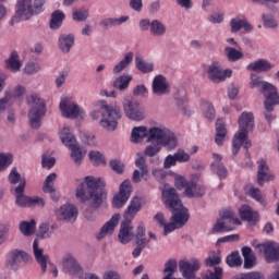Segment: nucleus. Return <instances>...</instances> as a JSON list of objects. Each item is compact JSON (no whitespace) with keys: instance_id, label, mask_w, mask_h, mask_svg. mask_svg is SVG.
I'll use <instances>...</instances> for the list:
<instances>
[{"instance_id":"obj_25","label":"nucleus","mask_w":279,"mask_h":279,"mask_svg":"<svg viewBox=\"0 0 279 279\" xmlns=\"http://www.w3.org/2000/svg\"><path fill=\"white\" fill-rule=\"evenodd\" d=\"M33 253L35 260H37L38 265H40L43 274H46L47 264L49 263V255H45V251L38 245V240H34Z\"/></svg>"},{"instance_id":"obj_46","label":"nucleus","mask_w":279,"mask_h":279,"mask_svg":"<svg viewBox=\"0 0 279 279\" xmlns=\"http://www.w3.org/2000/svg\"><path fill=\"white\" fill-rule=\"evenodd\" d=\"M220 219H227V221H229V223H233V226H241V220L236 217V214L230 209H226Z\"/></svg>"},{"instance_id":"obj_27","label":"nucleus","mask_w":279,"mask_h":279,"mask_svg":"<svg viewBox=\"0 0 279 279\" xmlns=\"http://www.w3.org/2000/svg\"><path fill=\"white\" fill-rule=\"evenodd\" d=\"M153 93L154 95H169V83L167 82V78L162 75L155 76L153 81Z\"/></svg>"},{"instance_id":"obj_32","label":"nucleus","mask_w":279,"mask_h":279,"mask_svg":"<svg viewBox=\"0 0 279 279\" xmlns=\"http://www.w3.org/2000/svg\"><path fill=\"white\" fill-rule=\"evenodd\" d=\"M230 27L232 34H236L238 32H241V29H244L246 32H252V29H254V26H252V24H250L245 19H232L230 21Z\"/></svg>"},{"instance_id":"obj_20","label":"nucleus","mask_w":279,"mask_h":279,"mask_svg":"<svg viewBox=\"0 0 279 279\" xmlns=\"http://www.w3.org/2000/svg\"><path fill=\"white\" fill-rule=\"evenodd\" d=\"M241 147H244L247 151L252 147V141L247 138V133H238L232 140V154L236 156Z\"/></svg>"},{"instance_id":"obj_3","label":"nucleus","mask_w":279,"mask_h":279,"mask_svg":"<svg viewBox=\"0 0 279 279\" xmlns=\"http://www.w3.org/2000/svg\"><path fill=\"white\" fill-rule=\"evenodd\" d=\"M100 111H92L90 118L97 121L100 117L99 125L109 132H114L119 125V119H121V108L117 106H110L106 100H100Z\"/></svg>"},{"instance_id":"obj_1","label":"nucleus","mask_w":279,"mask_h":279,"mask_svg":"<svg viewBox=\"0 0 279 279\" xmlns=\"http://www.w3.org/2000/svg\"><path fill=\"white\" fill-rule=\"evenodd\" d=\"M162 198L167 208H169L172 213V217L170 219L171 222H166L162 226L163 234L167 236L169 232L184 228L186 221H189V209L184 208V205H182V201L178 195V191L173 187L163 190Z\"/></svg>"},{"instance_id":"obj_10","label":"nucleus","mask_w":279,"mask_h":279,"mask_svg":"<svg viewBox=\"0 0 279 279\" xmlns=\"http://www.w3.org/2000/svg\"><path fill=\"white\" fill-rule=\"evenodd\" d=\"M177 189H185L186 197H204L206 195V187L197 185L195 181L187 182L184 177L175 180Z\"/></svg>"},{"instance_id":"obj_60","label":"nucleus","mask_w":279,"mask_h":279,"mask_svg":"<svg viewBox=\"0 0 279 279\" xmlns=\"http://www.w3.org/2000/svg\"><path fill=\"white\" fill-rule=\"evenodd\" d=\"M88 19V10H80L73 12V20L74 21H86Z\"/></svg>"},{"instance_id":"obj_57","label":"nucleus","mask_w":279,"mask_h":279,"mask_svg":"<svg viewBox=\"0 0 279 279\" xmlns=\"http://www.w3.org/2000/svg\"><path fill=\"white\" fill-rule=\"evenodd\" d=\"M45 208V199L39 196H31L29 208Z\"/></svg>"},{"instance_id":"obj_37","label":"nucleus","mask_w":279,"mask_h":279,"mask_svg":"<svg viewBox=\"0 0 279 279\" xmlns=\"http://www.w3.org/2000/svg\"><path fill=\"white\" fill-rule=\"evenodd\" d=\"M129 16H121L120 19L107 17L100 21V27L108 29L109 27H114L117 25H123L129 21Z\"/></svg>"},{"instance_id":"obj_54","label":"nucleus","mask_w":279,"mask_h":279,"mask_svg":"<svg viewBox=\"0 0 279 279\" xmlns=\"http://www.w3.org/2000/svg\"><path fill=\"white\" fill-rule=\"evenodd\" d=\"M160 145L161 144H151L146 146L144 150V155L148 156V158H154V156H157V154H160Z\"/></svg>"},{"instance_id":"obj_29","label":"nucleus","mask_w":279,"mask_h":279,"mask_svg":"<svg viewBox=\"0 0 279 279\" xmlns=\"http://www.w3.org/2000/svg\"><path fill=\"white\" fill-rule=\"evenodd\" d=\"M62 266L65 274H69L70 276H80V274H82V267H80L72 256L64 257Z\"/></svg>"},{"instance_id":"obj_59","label":"nucleus","mask_w":279,"mask_h":279,"mask_svg":"<svg viewBox=\"0 0 279 279\" xmlns=\"http://www.w3.org/2000/svg\"><path fill=\"white\" fill-rule=\"evenodd\" d=\"M178 165V159L174 155H168L163 161L165 169H171V167H175Z\"/></svg>"},{"instance_id":"obj_42","label":"nucleus","mask_w":279,"mask_h":279,"mask_svg":"<svg viewBox=\"0 0 279 279\" xmlns=\"http://www.w3.org/2000/svg\"><path fill=\"white\" fill-rule=\"evenodd\" d=\"M226 263L229 267H241V265H243V259L241 258L239 251H233L227 256Z\"/></svg>"},{"instance_id":"obj_43","label":"nucleus","mask_w":279,"mask_h":279,"mask_svg":"<svg viewBox=\"0 0 279 279\" xmlns=\"http://www.w3.org/2000/svg\"><path fill=\"white\" fill-rule=\"evenodd\" d=\"M225 53L229 62H239V60H243V53L235 48L227 47L225 48Z\"/></svg>"},{"instance_id":"obj_41","label":"nucleus","mask_w":279,"mask_h":279,"mask_svg":"<svg viewBox=\"0 0 279 279\" xmlns=\"http://www.w3.org/2000/svg\"><path fill=\"white\" fill-rule=\"evenodd\" d=\"M135 66L141 73H151L154 71V64L143 60L141 57L135 58Z\"/></svg>"},{"instance_id":"obj_11","label":"nucleus","mask_w":279,"mask_h":279,"mask_svg":"<svg viewBox=\"0 0 279 279\" xmlns=\"http://www.w3.org/2000/svg\"><path fill=\"white\" fill-rule=\"evenodd\" d=\"M130 195H132V182L124 180L120 185L119 193L112 199L113 208H122L130 199Z\"/></svg>"},{"instance_id":"obj_14","label":"nucleus","mask_w":279,"mask_h":279,"mask_svg":"<svg viewBox=\"0 0 279 279\" xmlns=\"http://www.w3.org/2000/svg\"><path fill=\"white\" fill-rule=\"evenodd\" d=\"M23 263H32V255L19 250L9 253L7 265L13 269V271H16Z\"/></svg>"},{"instance_id":"obj_51","label":"nucleus","mask_w":279,"mask_h":279,"mask_svg":"<svg viewBox=\"0 0 279 279\" xmlns=\"http://www.w3.org/2000/svg\"><path fill=\"white\" fill-rule=\"evenodd\" d=\"M88 156L89 160H92L94 165H106V158L104 157V155H101V153L97 150H92L89 151Z\"/></svg>"},{"instance_id":"obj_56","label":"nucleus","mask_w":279,"mask_h":279,"mask_svg":"<svg viewBox=\"0 0 279 279\" xmlns=\"http://www.w3.org/2000/svg\"><path fill=\"white\" fill-rule=\"evenodd\" d=\"M12 154H0V171L12 165Z\"/></svg>"},{"instance_id":"obj_47","label":"nucleus","mask_w":279,"mask_h":279,"mask_svg":"<svg viewBox=\"0 0 279 279\" xmlns=\"http://www.w3.org/2000/svg\"><path fill=\"white\" fill-rule=\"evenodd\" d=\"M248 195L262 204V206H267V202L265 201V196H263V193H260V189L258 187H250Z\"/></svg>"},{"instance_id":"obj_18","label":"nucleus","mask_w":279,"mask_h":279,"mask_svg":"<svg viewBox=\"0 0 279 279\" xmlns=\"http://www.w3.org/2000/svg\"><path fill=\"white\" fill-rule=\"evenodd\" d=\"M264 258L266 263H278L279 262V244L277 242H267L263 244Z\"/></svg>"},{"instance_id":"obj_62","label":"nucleus","mask_w":279,"mask_h":279,"mask_svg":"<svg viewBox=\"0 0 279 279\" xmlns=\"http://www.w3.org/2000/svg\"><path fill=\"white\" fill-rule=\"evenodd\" d=\"M9 182L11 184H19L21 182V174L16 171V168H13L9 174Z\"/></svg>"},{"instance_id":"obj_17","label":"nucleus","mask_w":279,"mask_h":279,"mask_svg":"<svg viewBox=\"0 0 279 279\" xmlns=\"http://www.w3.org/2000/svg\"><path fill=\"white\" fill-rule=\"evenodd\" d=\"M57 217L61 221H69L70 223H73L77 219V207L74 205H62L57 210Z\"/></svg>"},{"instance_id":"obj_8","label":"nucleus","mask_w":279,"mask_h":279,"mask_svg":"<svg viewBox=\"0 0 279 279\" xmlns=\"http://www.w3.org/2000/svg\"><path fill=\"white\" fill-rule=\"evenodd\" d=\"M148 141L150 143L155 141V143L163 145V147H168V149H175V147H178V138L175 137V134L166 129H149Z\"/></svg>"},{"instance_id":"obj_39","label":"nucleus","mask_w":279,"mask_h":279,"mask_svg":"<svg viewBox=\"0 0 279 279\" xmlns=\"http://www.w3.org/2000/svg\"><path fill=\"white\" fill-rule=\"evenodd\" d=\"M134 60V52H128L123 60H121L114 68L113 73H121L123 69H126L129 64H132V61Z\"/></svg>"},{"instance_id":"obj_16","label":"nucleus","mask_w":279,"mask_h":279,"mask_svg":"<svg viewBox=\"0 0 279 279\" xmlns=\"http://www.w3.org/2000/svg\"><path fill=\"white\" fill-rule=\"evenodd\" d=\"M59 108L65 119H77L80 117V106L66 97L61 99Z\"/></svg>"},{"instance_id":"obj_44","label":"nucleus","mask_w":279,"mask_h":279,"mask_svg":"<svg viewBox=\"0 0 279 279\" xmlns=\"http://www.w3.org/2000/svg\"><path fill=\"white\" fill-rule=\"evenodd\" d=\"M130 82H132V76L122 75L113 82V87L118 90H125L130 86Z\"/></svg>"},{"instance_id":"obj_45","label":"nucleus","mask_w":279,"mask_h":279,"mask_svg":"<svg viewBox=\"0 0 279 279\" xmlns=\"http://www.w3.org/2000/svg\"><path fill=\"white\" fill-rule=\"evenodd\" d=\"M202 108H203V113L205 119H208V121H214L216 113H215V107L213 106V104L208 101H203Z\"/></svg>"},{"instance_id":"obj_48","label":"nucleus","mask_w":279,"mask_h":279,"mask_svg":"<svg viewBox=\"0 0 279 279\" xmlns=\"http://www.w3.org/2000/svg\"><path fill=\"white\" fill-rule=\"evenodd\" d=\"M7 66L8 69H11V71H19L21 69V62L19 61V53L12 52L9 60H7Z\"/></svg>"},{"instance_id":"obj_36","label":"nucleus","mask_w":279,"mask_h":279,"mask_svg":"<svg viewBox=\"0 0 279 279\" xmlns=\"http://www.w3.org/2000/svg\"><path fill=\"white\" fill-rule=\"evenodd\" d=\"M146 136H149V132L147 131V128L145 126L134 128L131 133V142L141 143V141H143V138H146Z\"/></svg>"},{"instance_id":"obj_21","label":"nucleus","mask_w":279,"mask_h":279,"mask_svg":"<svg viewBox=\"0 0 279 279\" xmlns=\"http://www.w3.org/2000/svg\"><path fill=\"white\" fill-rule=\"evenodd\" d=\"M121 219L120 214H114L109 221H107L100 229L99 233L96 235L98 241L101 239H106L108 234H112L114 232V227L119 226V220Z\"/></svg>"},{"instance_id":"obj_55","label":"nucleus","mask_w":279,"mask_h":279,"mask_svg":"<svg viewBox=\"0 0 279 279\" xmlns=\"http://www.w3.org/2000/svg\"><path fill=\"white\" fill-rule=\"evenodd\" d=\"M109 167L118 174H121L123 171H125V165H123L122 161L118 159H112L109 162Z\"/></svg>"},{"instance_id":"obj_34","label":"nucleus","mask_w":279,"mask_h":279,"mask_svg":"<svg viewBox=\"0 0 279 279\" xmlns=\"http://www.w3.org/2000/svg\"><path fill=\"white\" fill-rule=\"evenodd\" d=\"M75 44V37L73 35H61L59 37V49L63 51V53H69L71 51V47Z\"/></svg>"},{"instance_id":"obj_26","label":"nucleus","mask_w":279,"mask_h":279,"mask_svg":"<svg viewBox=\"0 0 279 279\" xmlns=\"http://www.w3.org/2000/svg\"><path fill=\"white\" fill-rule=\"evenodd\" d=\"M213 158L214 161L211 162L210 166L213 173L218 175L220 180H226V178H228V169H226V166L221 163V160H223V158L219 154H214Z\"/></svg>"},{"instance_id":"obj_24","label":"nucleus","mask_w":279,"mask_h":279,"mask_svg":"<svg viewBox=\"0 0 279 279\" xmlns=\"http://www.w3.org/2000/svg\"><path fill=\"white\" fill-rule=\"evenodd\" d=\"M240 218L243 221H247L248 223H251V226H256V223H258V219H260V215L258 214V211L252 209L251 206L242 205L240 208Z\"/></svg>"},{"instance_id":"obj_49","label":"nucleus","mask_w":279,"mask_h":279,"mask_svg":"<svg viewBox=\"0 0 279 279\" xmlns=\"http://www.w3.org/2000/svg\"><path fill=\"white\" fill-rule=\"evenodd\" d=\"M135 167L140 169L141 178H145V175L149 173V169L147 168V160L143 156H140L137 159H135Z\"/></svg>"},{"instance_id":"obj_5","label":"nucleus","mask_w":279,"mask_h":279,"mask_svg":"<svg viewBox=\"0 0 279 279\" xmlns=\"http://www.w3.org/2000/svg\"><path fill=\"white\" fill-rule=\"evenodd\" d=\"M248 87L257 88L259 93H263L265 95V110H274V106H279L278 89L270 83L263 81L260 76L252 73Z\"/></svg>"},{"instance_id":"obj_15","label":"nucleus","mask_w":279,"mask_h":279,"mask_svg":"<svg viewBox=\"0 0 279 279\" xmlns=\"http://www.w3.org/2000/svg\"><path fill=\"white\" fill-rule=\"evenodd\" d=\"M207 73L209 80H211L214 84H220V82H226V77H232V70L223 71L218 62H213L208 66Z\"/></svg>"},{"instance_id":"obj_63","label":"nucleus","mask_w":279,"mask_h":279,"mask_svg":"<svg viewBox=\"0 0 279 279\" xmlns=\"http://www.w3.org/2000/svg\"><path fill=\"white\" fill-rule=\"evenodd\" d=\"M133 95H135V97H147V87H145V85H137L133 89Z\"/></svg>"},{"instance_id":"obj_35","label":"nucleus","mask_w":279,"mask_h":279,"mask_svg":"<svg viewBox=\"0 0 279 279\" xmlns=\"http://www.w3.org/2000/svg\"><path fill=\"white\" fill-rule=\"evenodd\" d=\"M64 19H66V16L64 15V13H62V11L57 10L52 12L49 23L50 29H60V27H62Z\"/></svg>"},{"instance_id":"obj_50","label":"nucleus","mask_w":279,"mask_h":279,"mask_svg":"<svg viewBox=\"0 0 279 279\" xmlns=\"http://www.w3.org/2000/svg\"><path fill=\"white\" fill-rule=\"evenodd\" d=\"M223 277V268L222 267H215L213 270H207L203 275V279H221Z\"/></svg>"},{"instance_id":"obj_2","label":"nucleus","mask_w":279,"mask_h":279,"mask_svg":"<svg viewBox=\"0 0 279 279\" xmlns=\"http://www.w3.org/2000/svg\"><path fill=\"white\" fill-rule=\"evenodd\" d=\"M106 183L101 181L100 178H95L88 175L84 178V182L81 183L76 189V197L83 204L90 202V208L97 210L101 204H104V198L106 197Z\"/></svg>"},{"instance_id":"obj_4","label":"nucleus","mask_w":279,"mask_h":279,"mask_svg":"<svg viewBox=\"0 0 279 279\" xmlns=\"http://www.w3.org/2000/svg\"><path fill=\"white\" fill-rule=\"evenodd\" d=\"M141 208V198L138 196L133 197L124 211V221L120 225V232L118 235L120 243L125 245L126 243H130L134 238V232H132L134 230V227H132V221Z\"/></svg>"},{"instance_id":"obj_30","label":"nucleus","mask_w":279,"mask_h":279,"mask_svg":"<svg viewBox=\"0 0 279 279\" xmlns=\"http://www.w3.org/2000/svg\"><path fill=\"white\" fill-rule=\"evenodd\" d=\"M247 71H255V73H267L274 69V64L265 59H258L247 65Z\"/></svg>"},{"instance_id":"obj_23","label":"nucleus","mask_w":279,"mask_h":279,"mask_svg":"<svg viewBox=\"0 0 279 279\" xmlns=\"http://www.w3.org/2000/svg\"><path fill=\"white\" fill-rule=\"evenodd\" d=\"M58 180V174L56 172L50 173L44 183L43 191L44 193H49L52 202H58L60 199V192L56 191L53 183Z\"/></svg>"},{"instance_id":"obj_31","label":"nucleus","mask_w":279,"mask_h":279,"mask_svg":"<svg viewBox=\"0 0 279 279\" xmlns=\"http://www.w3.org/2000/svg\"><path fill=\"white\" fill-rule=\"evenodd\" d=\"M226 136H228V130L226 129V120L220 118L216 121V137H215L216 145L218 146L223 145V142L226 141Z\"/></svg>"},{"instance_id":"obj_61","label":"nucleus","mask_w":279,"mask_h":279,"mask_svg":"<svg viewBox=\"0 0 279 279\" xmlns=\"http://www.w3.org/2000/svg\"><path fill=\"white\" fill-rule=\"evenodd\" d=\"M174 156L177 157V162H189V160H191V155L184 150H178L174 153Z\"/></svg>"},{"instance_id":"obj_13","label":"nucleus","mask_w":279,"mask_h":279,"mask_svg":"<svg viewBox=\"0 0 279 279\" xmlns=\"http://www.w3.org/2000/svg\"><path fill=\"white\" fill-rule=\"evenodd\" d=\"M124 114L131 121H143L145 119V111L141 108V104L133 100H125L123 102Z\"/></svg>"},{"instance_id":"obj_7","label":"nucleus","mask_w":279,"mask_h":279,"mask_svg":"<svg viewBox=\"0 0 279 279\" xmlns=\"http://www.w3.org/2000/svg\"><path fill=\"white\" fill-rule=\"evenodd\" d=\"M26 101L28 106H31V109L28 111L31 128L33 130H38L43 123L45 114H47V107H45V100L40 99L38 95L32 94L26 98Z\"/></svg>"},{"instance_id":"obj_38","label":"nucleus","mask_w":279,"mask_h":279,"mask_svg":"<svg viewBox=\"0 0 279 279\" xmlns=\"http://www.w3.org/2000/svg\"><path fill=\"white\" fill-rule=\"evenodd\" d=\"M20 231L24 236H32L36 232V220L32 219L29 222L23 221L20 223Z\"/></svg>"},{"instance_id":"obj_52","label":"nucleus","mask_w":279,"mask_h":279,"mask_svg":"<svg viewBox=\"0 0 279 279\" xmlns=\"http://www.w3.org/2000/svg\"><path fill=\"white\" fill-rule=\"evenodd\" d=\"M231 230H234V228L227 227L223 218H219L213 228V232H231Z\"/></svg>"},{"instance_id":"obj_22","label":"nucleus","mask_w":279,"mask_h":279,"mask_svg":"<svg viewBox=\"0 0 279 279\" xmlns=\"http://www.w3.org/2000/svg\"><path fill=\"white\" fill-rule=\"evenodd\" d=\"M13 195L16 198L17 206L22 208H29L31 196L25 195V180H22L13 190Z\"/></svg>"},{"instance_id":"obj_12","label":"nucleus","mask_w":279,"mask_h":279,"mask_svg":"<svg viewBox=\"0 0 279 279\" xmlns=\"http://www.w3.org/2000/svg\"><path fill=\"white\" fill-rule=\"evenodd\" d=\"M145 234H146L145 222L141 221L138 222V226L136 228V233H135L136 247L132 252L133 258H138V256L143 254V250L147 247L149 240L145 238Z\"/></svg>"},{"instance_id":"obj_64","label":"nucleus","mask_w":279,"mask_h":279,"mask_svg":"<svg viewBox=\"0 0 279 279\" xmlns=\"http://www.w3.org/2000/svg\"><path fill=\"white\" fill-rule=\"evenodd\" d=\"M234 241H239V234H231L227 236L219 238L217 243H233Z\"/></svg>"},{"instance_id":"obj_40","label":"nucleus","mask_w":279,"mask_h":279,"mask_svg":"<svg viewBox=\"0 0 279 279\" xmlns=\"http://www.w3.org/2000/svg\"><path fill=\"white\" fill-rule=\"evenodd\" d=\"M167 27L158 20L150 22V34L151 36H165Z\"/></svg>"},{"instance_id":"obj_53","label":"nucleus","mask_w":279,"mask_h":279,"mask_svg":"<svg viewBox=\"0 0 279 279\" xmlns=\"http://www.w3.org/2000/svg\"><path fill=\"white\" fill-rule=\"evenodd\" d=\"M175 269H178V262L175 259H169L165 264L163 274H167L166 276H173L175 274Z\"/></svg>"},{"instance_id":"obj_9","label":"nucleus","mask_w":279,"mask_h":279,"mask_svg":"<svg viewBox=\"0 0 279 279\" xmlns=\"http://www.w3.org/2000/svg\"><path fill=\"white\" fill-rule=\"evenodd\" d=\"M59 136L63 145L71 149V158L73 162H75L76 165H82V160L84 158V156L82 155V148L75 145V136H73V133H71V129L69 126H64L61 130Z\"/></svg>"},{"instance_id":"obj_6","label":"nucleus","mask_w":279,"mask_h":279,"mask_svg":"<svg viewBox=\"0 0 279 279\" xmlns=\"http://www.w3.org/2000/svg\"><path fill=\"white\" fill-rule=\"evenodd\" d=\"M45 11V0H35L32 5V0H19L16 4L15 15L11 19L10 25L21 23V21H29L34 14H40Z\"/></svg>"},{"instance_id":"obj_33","label":"nucleus","mask_w":279,"mask_h":279,"mask_svg":"<svg viewBox=\"0 0 279 279\" xmlns=\"http://www.w3.org/2000/svg\"><path fill=\"white\" fill-rule=\"evenodd\" d=\"M242 256L244 258V269H252L256 265V255H254L252 247L243 246Z\"/></svg>"},{"instance_id":"obj_58","label":"nucleus","mask_w":279,"mask_h":279,"mask_svg":"<svg viewBox=\"0 0 279 279\" xmlns=\"http://www.w3.org/2000/svg\"><path fill=\"white\" fill-rule=\"evenodd\" d=\"M262 19L264 21V27H268L270 29L278 27V22H276L274 17H269L266 14H263Z\"/></svg>"},{"instance_id":"obj_28","label":"nucleus","mask_w":279,"mask_h":279,"mask_svg":"<svg viewBox=\"0 0 279 279\" xmlns=\"http://www.w3.org/2000/svg\"><path fill=\"white\" fill-rule=\"evenodd\" d=\"M240 133L248 134L251 130H254V113L243 112L238 121Z\"/></svg>"},{"instance_id":"obj_19","label":"nucleus","mask_w":279,"mask_h":279,"mask_svg":"<svg viewBox=\"0 0 279 279\" xmlns=\"http://www.w3.org/2000/svg\"><path fill=\"white\" fill-rule=\"evenodd\" d=\"M257 165V184L259 186H264L265 182H269V180L274 179V175L269 171V166H267V161L265 159H259Z\"/></svg>"}]
</instances>
